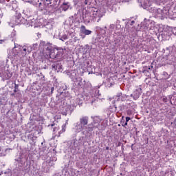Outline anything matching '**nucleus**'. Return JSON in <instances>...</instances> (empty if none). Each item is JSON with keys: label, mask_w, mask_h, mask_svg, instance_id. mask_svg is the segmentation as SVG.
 Returning a JSON list of instances; mask_svg holds the SVG:
<instances>
[{"label": "nucleus", "mask_w": 176, "mask_h": 176, "mask_svg": "<svg viewBox=\"0 0 176 176\" xmlns=\"http://www.w3.org/2000/svg\"><path fill=\"white\" fill-rule=\"evenodd\" d=\"M67 75L69 76L70 79L74 82L80 80V78L78 77V72H76V70H72L69 72L67 73Z\"/></svg>", "instance_id": "obj_15"}, {"label": "nucleus", "mask_w": 176, "mask_h": 176, "mask_svg": "<svg viewBox=\"0 0 176 176\" xmlns=\"http://www.w3.org/2000/svg\"><path fill=\"white\" fill-rule=\"evenodd\" d=\"M113 104H115L116 102L119 101L120 100V94L119 95H116L113 97Z\"/></svg>", "instance_id": "obj_30"}, {"label": "nucleus", "mask_w": 176, "mask_h": 176, "mask_svg": "<svg viewBox=\"0 0 176 176\" xmlns=\"http://www.w3.org/2000/svg\"><path fill=\"white\" fill-rule=\"evenodd\" d=\"M121 28V25H115V24H110L108 30H107V34H115L117 35H120V32H119Z\"/></svg>", "instance_id": "obj_10"}, {"label": "nucleus", "mask_w": 176, "mask_h": 176, "mask_svg": "<svg viewBox=\"0 0 176 176\" xmlns=\"http://www.w3.org/2000/svg\"><path fill=\"white\" fill-rule=\"evenodd\" d=\"M118 107H116V104H114L113 105V111H116V109H117Z\"/></svg>", "instance_id": "obj_42"}, {"label": "nucleus", "mask_w": 176, "mask_h": 176, "mask_svg": "<svg viewBox=\"0 0 176 176\" xmlns=\"http://www.w3.org/2000/svg\"><path fill=\"white\" fill-rule=\"evenodd\" d=\"M15 85V89H16L17 87H19V85H16V84H14Z\"/></svg>", "instance_id": "obj_46"}, {"label": "nucleus", "mask_w": 176, "mask_h": 176, "mask_svg": "<svg viewBox=\"0 0 176 176\" xmlns=\"http://www.w3.org/2000/svg\"><path fill=\"white\" fill-rule=\"evenodd\" d=\"M51 126H54V124H52Z\"/></svg>", "instance_id": "obj_55"}, {"label": "nucleus", "mask_w": 176, "mask_h": 176, "mask_svg": "<svg viewBox=\"0 0 176 176\" xmlns=\"http://www.w3.org/2000/svg\"><path fill=\"white\" fill-rule=\"evenodd\" d=\"M48 156H50L52 155V153H48Z\"/></svg>", "instance_id": "obj_52"}, {"label": "nucleus", "mask_w": 176, "mask_h": 176, "mask_svg": "<svg viewBox=\"0 0 176 176\" xmlns=\"http://www.w3.org/2000/svg\"><path fill=\"white\" fill-rule=\"evenodd\" d=\"M134 21H132L131 22V25H133V24H134Z\"/></svg>", "instance_id": "obj_43"}, {"label": "nucleus", "mask_w": 176, "mask_h": 176, "mask_svg": "<svg viewBox=\"0 0 176 176\" xmlns=\"http://www.w3.org/2000/svg\"><path fill=\"white\" fill-rule=\"evenodd\" d=\"M52 1L53 0H45V1H41L38 3V6L41 9V10H43V9H46V7L48 5L52 4Z\"/></svg>", "instance_id": "obj_18"}, {"label": "nucleus", "mask_w": 176, "mask_h": 176, "mask_svg": "<svg viewBox=\"0 0 176 176\" xmlns=\"http://www.w3.org/2000/svg\"><path fill=\"white\" fill-rule=\"evenodd\" d=\"M78 41H79L78 38L77 36H75L74 38H73V42H78Z\"/></svg>", "instance_id": "obj_35"}, {"label": "nucleus", "mask_w": 176, "mask_h": 176, "mask_svg": "<svg viewBox=\"0 0 176 176\" xmlns=\"http://www.w3.org/2000/svg\"><path fill=\"white\" fill-rule=\"evenodd\" d=\"M53 21H48L45 25V28H47V30H52L53 28Z\"/></svg>", "instance_id": "obj_26"}, {"label": "nucleus", "mask_w": 176, "mask_h": 176, "mask_svg": "<svg viewBox=\"0 0 176 176\" xmlns=\"http://www.w3.org/2000/svg\"><path fill=\"white\" fill-rule=\"evenodd\" d=\"M67 39H68V36H67V34L63 35L60 38V41H63V42H64L65 41H67Z\"/></svg>", "instance_id": "obj_31"}, {"label": "nucleus", "mask_w": 176, "mask_h": 176, "mask_svg": "<svg viewBox=\"0 0 176 176\" xmlns=\"http://www.w3.org/2000/svg\"><path fill=\"white\" fill-rule=\"evenodd\" d=\"M57 161V157H52L50 158V161H49V164L50 166H54V163L53 162H56Z\"/></svg>", "instance_id": "obj_28"}, {"label": "nucleus", "mask_w": 176, "mask_h": 176, "mask_svg": "<svg viewBox=\"0 0 176 176\" xmlns=\"http://www.w3.org/2000/svg\"><path fill=\"white\" fill-rule=\"evenodd\" d=\"M43 160H46V159H47V157H43Z\"/></svg>", "instance_id": "obj_48"}, {"label": "nucleus", "mask_w": 176, "mask_h": 176, "mask_svg": "<svg viewBox=\"0 0 176 176\" xmlns=\"http://www.w3.org/2000/svg\"><path fill=\"white\" fill-rule=\"evenodd\" d=\"M79 145H80V142H78L76 139H74L72 141L71 148H72V149H75L78 148Z\"/></svg>", "instance_id": "obj_24"}, {"label": "nucleus", "mask_w": 176, "mask_h": 176, "mask_svg": "<svg viewBox=\"0 0 176 176\" xmlns=\"http://www.w3.org/2000/svg\"><path fill=\"white\" fill-rule=\"evenodd\" d=\"M118 25H120V21L119 20H117L116 21V27H118Z\"/></svg>", "instance_id": "obj_34"}, {"label": "nucleus", "mask_w": 176, "mask_h": 176, "mask_svg": "<svg viewBox=\"0 0 176 176\" xmlns=\"http://www.w3.org/2000/svg\"><path fill=\"white\" fill-rule=\"evenodd\" d=\"M131 105H132V109H134V108H135L136 105L135 102H131Z\"/></svg>", "instance_id": "obj_36"}, {"label": "nucleus", "mask_w": 176, "mask_h": 176, "mask_svg": "<svg viewBox=\"0 0 176 176\" xmlns=\"http://www.w3.org/2000/svg\"><path fill=\"white\" fill-rule=\"evenodd\" d=\"M13 73L7 69L6 70H3L2 67H0V77L3 79V80H8V79H10Z\"/></svg>", "instance_id": "obj_9"}, {"label": "nucleus", "mask_w": 176, "mask_h": 176, "mask_svg": "<svg viewBox=\"0 0 176 176\" xmlns=\"http://www.w3.org/2000/svg\"><path fill=\"white\" fill-rule=\"evenodd\" d=\"M67 126L65 124L62 125V130L58 132V137H60L63 133H65Z\"/></svg>", "instance_id": "obj_29"}, {"label": "nucleus", "mask_w": 176, "mask_h": 176, "mask_svg": "<svg viewBox=\"0 0 176 176\" xmlns=\"http://www.w3.org/2000/svg\"><path fill=\"white\" fill-rule=\"evenodd\" d=\"M82 104V99H80V97L77 98L76 99H72L70 104V111H74V109H75L78 105L80 107V105Z\"/></svg>", "instance_id": "obj_13"}, {"label": "nucleus", "mask_w": 176, "mask_h": 176, "mask_svg": "<svg viewBox=\"0 0 176 176\" xmlns=\"http://www.w3.org/2000/svg\"><path fill=\"white\" fill-rule=\"evenodd\" d=\"M99 2L101 3L102 5H106L108 8H109V6H112V3H113V2H112V0H98Z\"/></svg>", "instance_id": "obj_22"}, {"label": "nucleus", "mask_w": 176, "mask_h": 176, "mask_svg": "<svg viewBox=\"0 0 176 176\" xmlns=\"http://www.w3.org/2000/svg\"><path fill=\"white\" fill-rule=\"evenodd\" d=\"M16 36V30H13L11 33V37L14 38Z\"/></svg>", "instance_id": "obj_33"}, {"label": "nucleus", "mask_w": 176, "mask_h": 176, "mask_svg": "<svg viewBox=\"0 0 176 176\" xmlns=\"http://www.w3.org/2000/svg\"><path fill=\"white\" fill-rule=\"evenodd\" d=\"M172 99H173V96H171V95L168 96V98L166 97V96L162 97V101L164 102H165L166 104H171V100Z\"/></svg>", "instance_id": "obj_25"}, {"label": "nucleus", "mask_w": 176, "mask_h": 176, "mask_svg": "<svg viewBox=\"0 0 176 176\" xmlns=\"http://www.w3.org/2000/svg\"><path fill=\"white\" fill-rule=\"evenodd\" d=\"M19 24H25V19L24 18L19 16H15L9 23L10 27H14V25H19Z\"/></svg>", "instance_id": "obj_8"}, {"label": "nucleus", "mask_w": 176, "mask_h": 176, "mask_svg": "<svg viewBox=\"0 0 176 176\" xmlns=\"http://www.w3.org/2000/svg\"><path fill=\"white\" fill-rule=\"evenodd\" d=\"M40 49L43 50V54L50 56L52 59H58L63 57V53H64V50L53 47V44L46 41L40 43Z\"/></svg>", "instance_id": "obj_4"}, {"label": "nucleus", "mask_w": 176, "mask_h": 176, "mask_svg": "<svg viewBox=\"0 0 176 176\" xmlns=\"http://www.w3.org/2000/svg\"><path fill=\"white\" fill-rule=\"evenodd\" d=\"M2 2H5V0H0V3H2Z\"/></svg>", "instance_id": "obj_49"}, {"label": "nucleus", "mask_w": 176, "mask_h": 176, "mask_svg": "<svg viewBox=\"0 0 176 176\" xmlns=\"http://www.w3.org/2000/svg\"><path fill=\"white\" fill-rule=\"evenodd\" d=\"M91 30H89L86 29V26L82 25L80 28V36H81L82 39H85L86 38V35H91Z\"/></svg>", "instance_id": "obj_14"}, {"label": "nucleus", "mask_w": 176, "mask_h": 176, "mask_svg": "<svg viewBox=\"0 0 176 176\" xmlns=\"http://www.w3.org/2000/svg\"><path fill=\"white\" fill-rule=\"evenodd\" d=\"M151 13H153L154 17L160 19V20H164V19H167V17H168L169 11L166 9L162 10L160 8H153Z\"/></svg>", "instance_id": "obj_5"}, {"label": "nucleus", "mask_w": 176, "mask_h": 176, "mask_svg": "<svg viewBox=\"0 0 176 176\" xmlns=\"http://www.w3.org/2000/svg\"><path fill=\"white\" fill-rule=\"evenodd\" d=\"M85 5H87V0H85Z\"/></svg>", "instance_id": "obj_50"}, {"label": "nucleus", "mask_w": 176, "mask_h": 176, "mask_svg": "<svg viewBox=\"0 0 176 176\" xmlns=\"http://www.w3.org/2000/svg\"><path fill=\"white\" fill-rule=\"evenodd\" d=\"M104 14L105 8L101 7L100 8H94L91 11H83L82 17V20L86 23H91V21L98 23L101 20V17Z\"/></svg>", "instance_id": "obj_3"}, {"label": "nucleus", "mask_w": 176, "mask_h": 176, "mask_svg": "<svg viewBox=\"0 0 176 176\" xmlns=\"http://www.w3.org/2000/svg\"><path fill=\"white\" fill-rule=\"evenodd\" d=\"M93 122L89 124V117L83 116L79 120V122L74 124V130L76 133H80L82 131L83 135H85L86 138L91 137L93 131L98 129V130H104L105 129V120L101 118L100 116H91Z\"/></svg>", "instance_id": "obj_1"}, {"label": "nucleus", "mask_w": 176, "mask_h": 176, "mask_svg": "<svg viewBox=\"0 0 176 176\" xmlns=\"http://www.w3.org/2000/svg\"><path fill=\"white\" fill-rule=\"evenodd\" d=\"M173 126H175L176 127V120H174L173 122H172Z\"/></svg>", "instance_id": "obj_40"}, {"label": "nucleus", "mask_w": 176, "mask_h": 176, "mask_svg": "<svg viewBox=\"0 0 176 176\" xmlns=\"http://www.w3.org/2000/svg\"><path fill=\"white\" fill-rule=\"evenodd\" d=\"M152 68H153V66H151V67H148V69H152Z\"/></svg>", "instance_id": "obj_51"}, {"label": "nucleus", "mask_w": 176, "mask_h": 176, "mask_svg": "<svg viewBox=\"0 0 176 176\" xmlns=\"http://www.w3.org/2000/svg\"><path fill=\"white\" fill-rule=\"evenodd\" d=\"M69 24L72 28H74V27H78L79 25V21L70 18Z\"/></svg>", "instance_id": "obj_23"}, {"label": "nucleus", "mask_w": 176, "mask_h": 176, "mask_svg": "<svg viewBox=\"0 0 176 176\" xmlns=\"http://www.w3.org/2000/svg\"><path fill=\"white\" fill-rule=\"evenodd\" d=\"M1 64H3V62H1Z\"/></svg>", "instance_id": "obj_54"}, {"label": "nucleus", "mask_w": 176, "mask_h": 176, "mask_svg": "<svg viewBox=\"0 0 176 176\" xmlns=\"http://www.w3.org/2000/svg\"><path fill=\"white\" fill-rule=\"evenodd\" d=\"M38 49V44L35 43L33 45H26L23 46H16L10 51V56L16 61L24 58L27 54H30L32 50Z\"/></svg>", "instance_id": "obj_2"}, {"label": "nucleus", "mask_w": 176, "mask_h": 176, "mask_svg": "<svg viewBox=\"0 0 176 176\" xmlns=\"http://www.w3.org/2000/svg\"><path fill=\"white\" fill-rule=\"evenodd\" d=\"M62 10L64 12H67L68 9H69V3H63L61 6Z\"/></svg>", "instance_id": "obj_27"}, {"label": "nucleus", "mask_w": 176, "mask_h": 176, "mask_svg": "<svg viewBox=\"0 0 176 176\" xmlns=\"http://www.w3.org/2000/svg\"><path fill=\"white\" fill-rule=\"evenodd\" d=\"M167 31H168V28L163 25H161L158 30V32H160V35L166 34V32H167Z\"/></svg>", "instance_id": "obj_21"}, {"label": "nucleus", "mask_w": 176, "mask_h": 176, "mask_svg": "<svg viewBox=\"0 0 176 176\" xmlns=\"http://www.w3.org/2000/svg\"><path fill=\"white\" fill-rule=\"evenodd\" d=\"M106 151H109V146L106 147Z\"/></svg>", "instance_id": "obj_45"}, {"label": "nucleus", "mask_w": 176, "mask_h": 176, "mask_svg": "<svg viewBox=\"0 0 176 176\" xmlns=\"http://www.w3.org/2000/svg\"><path fill=\"white\" fill-rule=\"evenodd\" d=\"M123 126H127V122H125V123L124 124Z\"/></svg>", "instance_id": "obj_47"}, {"label": "nucleus", "mask_w": 176, "mask_h": 176, "mask_svg": "<svg viewBox=\"0 0 176 176\" xmlns=\"http://www.w3.org/2000/svg\"><path fill=\"white\" fill-rule=\"evenodd\" d=\"M25 24L28 25H30V27H38V25H40L41 21L38 19L33 18L32 16H30L28 19H26L25 21Z\"/></svg>", "instance_id": "obj_12"}, {"label": "nucleus", "mask_w": 176, "mask_h": 176, "mask_svg": "<svg viewBox=\"0 0 176 176\" xmlns=\"http://www.w3.org/2000/svg\"><path fill=\"white\" fill-rule=\"evenodd\" d=\"M142 27H144V30L151 31V30L155 29V22L149 19H144V22L142 24Z\"/></svg>", "instance_id": "obj_11"}, {"label": "nucleus", "mask_w": 176, "mask_h": 176, "mask_svg": "<svg viewBox=\"0 0 176 176\" xmlns=\"http://www.w3.org/2000/svg\"><path fill=\"white\" fill-rule=\"evenodd\" d=\"M82 141H83V137H80L78 141V142H80L82 144Z\"/></svg>", "instance_id": "obj_37"}, {"label": "nucleus", "mask_w": 176, "mask_h": 176, "mask_svg": "<svg viewBox=\"0 0 176 176\" xmlns=\"http://www.w3.org/2000/svg\"><path fill=\"white\" fill-rule=\"evenodd\" d=\"M98 93H100V91L96 90L95 94L90 93L88 95H85L84 96H80V100H82V102L84 101L86 104H93V102L100 97V94Z\"/></svg>", "instance_id": "obj_6"}, {"label": "nucleus", "mask_w": 176, "mask_h": 176, "mask_svg": "<svg viewBox=\"0 0 176 176\" xmlns=\"http://www.w3.org/2000/svg\"><path fill=\"white\" fill-rule=\"evenodd\" d=\"M54 90V87H52L51 88V91H52V93H53V91Z\"/></svg>", "instance_id": "obj_44"}, {"label": "nucleus", "mask_w": 176, "mask_h": 176, "mask_svg": "<svg viewBox=\"0 0 176 176\" xmlns=\"http://www.w3.org/2000/svg\"><path fill=\"white\" fill-rule=\"evenodd\" d=\"M143 8L146 9V10H149V12H152L153 10V8H151L152 6V1L146 0L143 4H142Z\"/></svg>", "instance_id": "obj_17"}, {"label": "nucleus", "mask_w": 176, "mask_h": 176, "mask_svg": "<svg viewBox=\"0 0 176 176\" xmlns=\"http://www.w3.org/2000/svg\"><path fill=\"white\" fill-rule=\"evenodd\" d=\"M107 27L104 29L100 27H96V31L98 32V36H105L107 34Z\"/></svg>", "instance_id": "obj_19"}, {"label": "nucleus", "mask_w": 176, "mask_h": 176, "mask_svg": "<svg viewBox=\"0 0 176 176\" xmlns=\"http://www.w3.org/2000/svg\"><path fill=\"white\" fill-rule=\"evenodd\" d=\"M6 43V39H0V45H5Z\"/></svg>", "instance_id": "obj_32"}, {"label": "nucleus", "mask_w": 176, "mask_h": 176, "mask_svg": "<svg viewBox=\"0 0 176 176\" xmlns=\"http://www.w3.org/2000/svg\"><path fill=\"white\" fill-rule=\"evenodd\" d=\"M96 41L99 43V45H100L102 47H108V46H109V37L98 36Z\"/></svg>", "instance_id": "obj_7"}, {"label": "nucleus", "mask_w": 176, "mask_h": 176, "mask_svg": "<svg viewBox=\"0 0 176 176\" xmlns=\"http://www.w3.org/2000/svg\"><path fill=\"white\" fill-rule=\"evenodd\" d=\"M130 120H131V118L130 117H126V122L128 123V122H129Z\"/></svg>", "instance_id": "obj_38"}, {"label": "nucleus", "mask_w": 176, "mask_h": 176, "mask_svg": "<svg viewBox=\"0 0 176 176\" xmlns=\"http://www.w3.org/2000/svg\"><path fill=\"white\" fill-rule=\"evenodd\" d=\"M2 175V172H0V175Z\"/></svg>", "instance_id": "obj_53"}, {"label": "nucleus", "mask_w": 176, "mask_h": 176, "mask_svg": "<svg viewBox=\"0 0 176 176\" xmlns=\"http://www.w3.org/2000/svg\"><path fill=\"white\" fill-rule=\"evenodd\" d=\"M52 71H56V72H61L63 67L61 63H54L52 65Z\"/></svg>", "instance_id": "obj_20"}, {"label": "nucleus", "mask_w": 176, "mask_h": 176, "mask_svg": "<svg viewBox=\"0 0 176 176\" xmlns=\"http://www.w3.org/2000/svg\"><path fill=\"white\" fill-rule=\"evenodd\" d=\"M173 100L175 101L174 104L176 105V98H175V96H173Z\"/></svg>", "instance_id": "obj_39"}, {"label": "nucleus", "mask_w": 176, "mask_h": 176, "mask_svg": "<svg viewBox=\"0 0 176 176\" xmlns=\"http://www.w3.org/2000/svg\"><path fill=\"white\" fill-rule=\"evenodd\" d=\"M57 130H58V127H55V128H54L53 131L56 132V131H57Z\"/></svg>", "instance_id": "obj_41"}, {"label": "nucleus", "mask_w": 176, "mask_h": 176, "mask_svg": "<svg viewBox=\"0 0 176 176\" xmlns=\"http://www.w3.org/2000/svg\"><path fill=\"white\" fill-rule=\"evenodd\" d=\"M142 93V89H141V87H138L133 92V94H131V97H132L135 100H138Z\"/></svg>", "instance_id": "obj_16"}]
</instances>
